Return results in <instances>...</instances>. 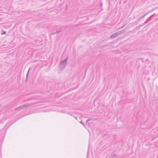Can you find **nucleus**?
<instances>
[{"label":"nucleus","mask_w":158,"mask_h":158,"mask_svg":"<svg viewBox=\"0 0 158 158\" xmlns=\"http://www.w3.org/2000/svg\"><path fill=\"white\" fill-rule=\"evenodd\" d=\"M6 33V31H4L2 33V35H3V34H5Z\"/></svg>","instance_id":"f257e3e1"}]
</instances>
